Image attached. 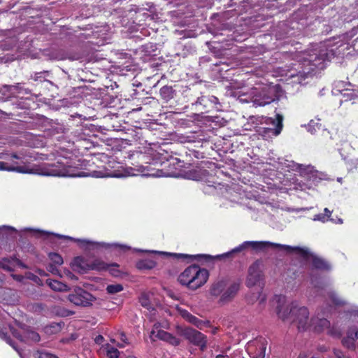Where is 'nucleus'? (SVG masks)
Segmentation results:
<instances>
[{
  "instance_id": "obj_1",
  "label": "nucleus",
  "mask_w": 358,
  "mask_h": 358,
  "mask_svg": "<svg viewBox=\"0 0 358 358\" xmlns=\"http://www.w3.org/2000/svg\"><path fill=\"white\" fill-rule=\"evenodd\" d=\"M335 57L333 49L326 47L292 52V84L304 85L305 80L316 70H322Z\"/></svg>"
},
{
  "instance_id": "obj_2",
  "label": "nucleus",
  "mask_w": 358,
  "mask_h": 358,
  "mask_svg": "<svg viewBox=\"0 0 358 358\" xmlns=\"http://www.w3.org/2000/svg\"><path fill=\"white\" fill-rule=\"evenodd\" d=\"M248 248H251L252 250L257 252H264L268 249H272L278 251H285L287 254L291 253V245H281L270 241H245L231 251L215 257L203 254L191 255L182 253H173L171 255L178 259L186 261L188 263L194 260L200 262H210L214 259L220 260L224 258H233L236 253L240 252Z\"/></svg>"
},
{
  "instance_id": "obj_3",
  "label": "nucleus",
  "mask_w": 358,
  "mask_h": 358,
  "mask_svg": "<svg viewBox=\"0 0 358 358\" xmlns=\"http://www.w3.org/2000/svg\"><path fill=\"white\" fill-rule=\"evenodd\" d=\"M292 185L294 189L306 190L311 188L312 185H317L323 179L324 175L315 170L310 165L304 166L292 161Z\"/></svg>"
},
{
  "instance_id": "obj_4",
  "label": "nucleus",
  "mask_w": 358,
  "mask_h": 358,
  "mask_svg": "<svg viewBox=\"0 0 358 358\" xmlns=\"http://www.w3.org/2000/svg\"><path fill=\"white\" fill-rule=\"evenodd\" d=\"M209 271L193 264L187 266L178 277V282L188 289L195 291L203 287L209 278Z\"/></svg>"
},
{
  "instance_id": "obj_5",
  "label": "nucleus",
  "mask_w": 358,
  "mask_h": 358,
  "mask_svg": "<svg viewBox=\"0 0 358 358\" xmlns=\"http://www.w3.org/2000/svg\"><path fill=\"white\" fill-rule=\"evenodd\" d=\"M40 174L47 176H58V177H74L81 176L80 174L74 173L72 165L69 162H63L58 160L55 163H48L43 164L40 169Z\"/></svg>"
},
{
  "instance_id": "obj_6",
  "label": "nucleus",
  "mask_w": 358,
  "mask_h": 358,
  "mask_svg": "<svg viewBox=\"0 0 358 358\" xmlns=\"http://www.w3.org/2000/svg\"><path fill=\"white\" fill-rule=\"evenodd\" d=\"M129 175V172L122 164L110 158L101 170L94 171L92 173L96 178H124Z\"/></svg>"
},
{
  "instance_id": "obj_7",
  "label": "nucleus",
  "mask_w": 358,
  "mask_h": 358,
  "mask_svg": "<svg viewBox=\"0 0 358 358\" xmlns=\"http://www.w3.org/2000/svg\"><path fill=\"white\" fill-rule=\"evenodd\" d=\"M294 255L299 256L304 261H308L311 258L313 266L317 270L327 271L331 270V265L327 261L310 253L307 249L300 247H292V257Z\"/></svg>"
},
{
  "instance_id": "obj_8",
  "label": "nucleus",
  "mask_w": 358,
  "mask_h": 358,
  "mask_svg": "<svg viewBox=\"0 0 358 358\" xmlns=\"http://www.w3.org/2000/svg\"><path fill=\"white\" fill-rule=\"evenodd\" d=\"M275 101H278V96L273 87H265L257 90L252 97V103L256 106H264Z\"/></svg>"
},
{
  "instance_id": "obj_9",
  "label": "nucleus",
  "mask_w": 358,
  "mask_h": 358,
  "mask_svg": "<svg viewBox=\"0 0 358 358\" xmlns=\"http://www.w3.org/2000/svg\"><path fill=\"white\" fill-rule=\"evenodd\" d=\"M181 335L190 343L204 351L207 346V337L201 332L190 327L185 328L181 331Z\"/></svg>"
},
{
  "instance_id": "obj_10",
  "label": "nucleus",
  "mask_w": 358,
  "mask_h": 358,
  "mask_svg": "<svg viewBox=\"0 0 358 358\" xmlns=\"http://www.w3.org/2000/svg\"><path fill=\"white\" fill-rule=\"evenodd\" d=\"M68 299L76 306H89L92 305L95 298L92 294L81 287H76L69 294Z\"/></svg>"
},
{
  "instance_id": "obj_11",
  "label": "nucleus",
  "mask_w": 358,
  "mask_h": 358,
  "mask_svg": "<svg viewBox=\"0 0 358 358\" xmlns=\"http://www.w3.org/2000/svg\"><path fill=\"white\" fill-rule=\"evenodd\" d=\"M309 312L307 308H298L292 301V324H295L299 331H303L308 327Z\"/></svg>"
},
{
  "instance_id": "obj_12",
  "label": "nucleus",
  "mask_w": 358,
  "mask_h": 358,
  "mask_svg": "<svg viewBox=\"0 0 358 358\" xmlns=\"http://www.w3.org/2000/svg\"><path fill=\"white\" fill-rule=\"evenodd\" d=\"M218 103V99L215 96H201L192 105L197 111L204 114L217 110Z\"/></svg>"
},
{
  "instance_id": "obj_13",
  "label": "nucleus",
  "mask_w": 358,
  "mask_h": 358,
  "mask_svg": "<svg viewBox=\"0 0 358 358\" xmlns=\"http://www.w3.org/2000/svg\"><path fill=\"white\" fill-rule=\"evenodd\" d=\"M267 341L265 338H257L250 341L247 345V351L251 358H264Z\"/></svg>"
},
{
  "instance_id": "obj_14",
  "label": "nucleus",
  "mask_w": 358,
  "mask_h": 358,
  "mask_svg": "<svg viewBox=\"0 0 358 358\" xmlns=\"http://www.w3.org/2000/svg\"><path fill=\"white\" fill-rule=\"evenodd\" d=\"M261 261L256 260L248 268L245 285L248 287H252L263 280L264 275L260 269Z\"/></svg>"
},
{
  "instance_id": "obj_15",
  "label": "nucleus",
  "mask_w": 358,
  "mask_h": 358,
  "mask_svg": "<svg viewBox=\"0 0 358 358\" xmlns=\"http://www.w3.org/2000/svg\"><path fill=\"white\" fill-rule=\"evenodd\" d=\"M20 165L17 162H14L13 164L8 165V163L0 161V171H6L9 172H17L20 173H34V169L30 168L28 164L22 162Z\"/></svg>"
},
{
  "instance_id": "obj_16",
  "label": "nucleus",
  "mask_w": 358,
  "mask_h": 358,
  "mask_svg": "<svg viewBox=\"0 0 358 358\" xmlns=\"http://www.w3.org/2000/svg\"><path fill=\"white\" fill-rule=\"evenodd\" d=\"M241 282L239 281L233 282L227 288L224 289L222 294L220 296L219 303L224 304L231 301L237 294L240 289Z\"/></svg>"
},
{
  "instance_id": "obj_17",
  "label": "nucleus",
  "mask_w": 358,
  "mask_h": 358,
  "mask_svg": "<svg viewBox=\"0 0 358 358\" xmlns=\"http://www.w3.org/2000/svg\"><path fill=\"white\" fill-rule=\"evenodd\" d=\"M90 263L88 259L81 256L73 258L71 262V266L75 271L85 273L90 271Z\"/></svg>"
},
{
  "instance_id": "obj_18",
  "label": "nucleus",
  "mask_w": 358,
  "mask_h": 358,
  "mask_svg": "<svg viewBox=\"0 0 358 358\" xmlns=\"http://www.w3.org/2000/svg\"><path fill=\"white\" fill-rule=\"evenodd\" d=\"M182 316L184 319H185L189 323L194 324L197 328L202 329L204 327H210V322L208 320H201L199 319L197 317L193 315L187 310H183L182 313Z\"/></svg>"
},
{
  "instance_id": "obj_19",
  "label": "nucleus",
  "mask_w": 358,
  "mask_h": 358,
  "mask_svg": "<svg viewBox=\"0 0 358 358\" xmlns=\"http://www.w3.org/2000/svg\"><path fill=\"white\" fill-rule=\"evenodd\" d=\"M228 285L229 279L227 278H223L213 282L210 288V295L216 297L221 296Z\"/></svg>"
},
{
  "instance_id": "obj_20",
  "label": "nucleus",
  "mask_w": 358,
  "mask_h": 358,
  "mask_svg": "<svg viewBox=\"0 0 358 358\" xmlns=\"http://www.w3.org/2000/svg\"><path fill=\"white\" fill-rule=\"evenodd\" d=\"M156 337L173 346H178L180 343V340L178 338L164 330H159L157 333Z\"/></svg>"
},
{
  "instance_id": "obj_21",
  "label": "nucleus",
  "mask_w": 358,
  "mask_h": 358,
  "mask_svg": "<svg viewBox=\"0 0 358 358\" xmlns=\"http://www.w3.org/2000/svg\"><path fill=\"white\" fill-rule=\"evenodd\" d=\"M278 298V302L279 304L277 306V314L279 318H280L282 321H285L288 319L289 314L291 313V310H289L288 308L283 310L282 306L280 304V302H284L285 300V296L283 295L276 296Z\"/></svg>"
},
{
  "instance_id": "obj_22",
  "label": "nucleus",
  "mask_w": 358,
  "mask_h": 358,
  "mask_svg": "<svg viewBox=\"0 0 358 358\" xmlns=\"http://www.w3.org/2000/svg\"><path fill=\"white\" fill-rule=\"evenodd\" d=\"M273 128H269L268 132L271 133L274 136H278L282 131V116L280 114L276 115V119H271Z\"/></svg>"
},
{
  "instance_id": "obj_23",
  "label": "nucleus",
  "mask_w": 358,
  "mask_h": 358,
  "mask_svg": "<svg viewBox=\"0 0 358 358\" xmlns=\"http://www.w3.org/2000/svg\"><path fill=\"white\" fill-rule=\"evenodd\" d=\"M7 91L13 96H18L20 94H29L31 91L24 88L20 83H17L15 85L6 86Z\"/></svg>"
},
{
  "instance_id": "obj_24",
  "label": "nucleus",
  "mask_w": 358,
  "mask_h": 358,
  "mask_svg": "<svg viewBox=\"0 0 358 358\" xmlns=\"http://www.w3.org/2000/svg\"><path fill=\"white\" fill-rule=\"evenodd\" d=\"M156 262L151 259H143L136 263V267L140 270H151L156 266Z\"/></svg>"
},
{
  "instance_id": "obj_25",
  "label": "nucleus",
  "mask_w": 358,
  "mask_h": 358,
  "mask_svg": "<svg viewBox=\"0 0 358 358\" xmlns=\"http://www.w3.org/2000/svg\"><path fill=\"white\" fill-rule=\"evenodd\" d=\"M159 94L161 98L167 102L174 97L176 91L171 86L164 85L160 89Z\"/></svg>"
},
{
  "instance_id": "obj_26",
  "label": "nucleus",
  "mask_w": 358,
  "mask_h": 358,
  "mask_svg": "<svg viewBox=\"0 0 358 358\" xmlns=\"http://www.w3.org/2000/svg\"><path fill=\"white\" fill-rule=\"evenodd\" d=\"M109 264H107L99 259H96L90 263V271H107L109 268Z\"/></svg>"
},
{
  "instance_id": "obj_27",
  "label": "nucleus",
  "mask_w": 358,
  "mask_h": 358,
  "mask_svg": "<svg viewBox=\"0 0 358 358\" xmlns=\"http://www.w3.org/2000/svg\"><path fill=\"white\" fill-rule=\"evenodd\" d=\"M355 152V150L348 145H345L344 148H341L340 149V153L343 159L351 163H353V159L352 157Z\"/></svg>"
},
{
  "instance_id": "obj_28",
  "label": "nucleus",
  "mask_w": 358,
  "mask_h": 358,
  "mask_svg": "<svg viewBox=\"0 0 358 358\" xmlns=\"http://www.w3.org/2000/svg\"><path fill=\"white\" fill-rule=\"evenodd\" d=\"M47 283L50 287L55 291L63 292L67 290L68 288L66 284L57 280H48Z\"/></svg>"
},
{
  "instance_id": "obj_29",
  "label": "nucleus",
  "mask_w": 358,
  "mask_h": 358,
  "mask_svg": "<svg viewBox=\"0 0 358 358\" xmlns=\"http://www.w3.org/2000/svg\"><path fill=\"white\" fill-rule=\"evenodd\" d=\"M64 326V324L59 322H52L46 325L44 328L45 332L48 334H55L59 333Z\"/></svg>"
},
{
  "instance_id": "obj_30",
  "label": "nucleus",
  "mask_w": 358,
  "mask_h": 358,
  "mask_svg": "<svg viewBox=\"0 0 358 358\" xmlns=\"http://www.w3.org/2000/svg\"><path fill=\"white\" fill-rule=\"evenodd\" d=\"M328 296L331 300L332 303L336 306H344L346 304V302L341 299L334 292H329L328 293Z\"/></svg>"
},
{
  "instance_id": "obj_31",
  "label": "nucleus",
  "mask_w": 358,
  "mask_h": 358,
  "mask_svg": "<svg viewBox=\"0 0 358 358\" xmlns=\"http://www.w3.org/2000/svg\"><path fill=\"white\" fill-rule=\"evenodd\" d=\"M25 338L34 343H38L41 340V336L38 333L33 330H27L25 332Z\"/></svg>"
},
{
  "instance_id": "obj_32",
  "label": "nucleus",
  "mask_w": 358,
  "mask_h": 358,
  "mask_svg": "<svg viewBox=\"0 0 358 358\" xmlns=\"http://www.w3.org/2000/svg\"><path fill=\"white\" fill-rule=\"evenodd\" d=\"M106 355L108 358H118L120 355L119 350L115 347L108 344L106 347Z\"/></svg>"
},
{
  "instance_id": "obj_33",
  "label": "nucleus",
  "mask_w": 358,
  "mask_h": 358,
  "mask_svg": "<svg viewBox=\"0 0 358 358\" xmlns=\"http://www.w3.org/2000/svg\"><path fill=\"white\" fill-rule=\"evenodd\" d=\"M49 259L52 262L51 264H56V265H62L64 262L63 258L62 256L56 252H50L48 255Z\"/></svg>"
},
{
  "instance_id": "obj_34",
  "label": "nucleus",
  "mask_w": 358,
  "mask_h": 358,
  "mask_svg": "<svg viewBox=\"0 0 358 358\" xmlns=\"http://www.w3.org/2000/svg\"><path fill=\"white\" fill-rule=\"evenodd\" d=\"M85 243V245H86L89 248H107L108 247V244L103 243H96V242H92L89 241H82Z\"/></svg>"
},
{
  "instance_id": "obj_35",
  "label": "nucleus",
  "mask_w": 358,
  "mask_h": 358,
  "mask_svg": "<svg viewBox=\"0 0 358 358\" xmlns=\"http://www.w3.org/2000/svg\"><path fill=\"white\" fill-rule=\"evenodd\" d=\"M106 290L109 294H116L123 290V286L120 284L108 285Z\"/></svg>"
},
{
  "instance_id": "obj_36",
  "label": "nucleus",
  "mask_w": 358,
  "mask_h": 358,
  "mask_svg": "<svg viewBox=\"0 0 358 358\" xmlns=\"http://www.w3.org/2000/svg\"><path fill=\"white\" fill-rule=\"evenodd\" d=\"M109 268L108 270L109 273L114 277H119L121 275V271L117 269L119 265L117 263L109 264Z\"/></svg>"
},
{
  "instance_id": "obj_37",
  "label": "nucleus",
  "mask_w": 358,
  "mask_h": 358,
  "mask_svg": "<svg viewBox=\"0 0 358 358\" xmlns=\"http://www.w3.org/2000/svg\"><path fill=\"white\" fill-rule=\"evenodd\" d=\"M0 338L4 340L8 344L12 346L14 349L16 350L15 343L11 339L10 336L8 334L7 332H4L3 331H0Z\"/></svg>"
},
{
  "instance_id": "obj_38",
  "label": "nucleus",
  "mask_w": 358,
  "mask_h": 358,
  "mask_svg": "<svg viewBox=\"0 0 358 358\" xmlns=\"http://www.w3.org/2000/svg\"><path fill=\"white\" fill-rule=\"evenodd\" d=\"M310 281L311 284L314 286L315 288L319 289H323V284L320 280V278H317V276L315 275L313 273L310 274Z\"/></svg>"
},
{
  "instance_id": "obj_39",
  "label": "nucleus",
  "mask_w": 358,
  "mask_h": 358,
  "mask_svg": "<svg viewBox=\"0 0 358 358\" xmlns=\"http://www.w3.org/2000/svg\"><path fill=\"white\" fill-rule=\"evenodd\" d=\"M344 96L348 97L350 99H355L358 96V89L357 90H352L351 91L348 89L344 90Z\"/></svg>"
},
{
  "instance_id": "obj_40",
  "label": "nucleus",
  "mask_w": 358,
  "mask_h": 358,
  "mask_svg": "<svg viewBox=\"0 0 358 358\" xmlns=\"http://www.w3.org/2000/svg\"><path fill=\"white\" fill-rule=\"evenodd\" d=\"M5 155H8V154H4L3 152H0V159H22V155H18L16 152H13L10 155V157H6Z\"/></svg>"
},
{
  "instance_id": "obj_41",
  "label": "nucleus",
  "mask_w": 358,
  "mask_h": 358,
  "mask_svg": "<svg viewBox=\"0 0 358 358\" xmlns=\"http://www.w3.org/2000/svg\"><path fill=\"white\" fill-rule=\"evenodd\" d=\"M330 325V322L325 318L320 319L318 322L317 327L322 329L328 328Z\"/></svg>"
},
{
  "instance_id": "obj_42",
  "label": "nucleus",
  "mask_w": 358,
  "mask_h": 358,
  "mask_svg": "<svg viewBox=\"0 0 358 358\" xmlns=\"http://www.w3.org/2000/svg\"><path fill=\"white\" fill-rule=\"evenodd\" d=\"M57 266L56 264H49L47 266V268H48V271L51 272L52 274L54 275H58L59 274V270L58 268H57Z\"/></svg>"
},
{
  "instance_id": "obj_43",
  "label": "nucleus",
  "mask_w": 358,
  "mask_h": 358,
  "mask_svg": "<svg viewBox=\"0 0 358 358\" xmlns=\"http://www.w3.org/2000/svg\"><path fill=\"white\" fill-rule=\"evenodd\" d=\"M314 220H320V221L324 222L327 220H328L327 214L320 213V214L315 215L314 217Z\"/></svg>"
},
{
  "instance_id": "obj_44",
  "label": "nucleus",
  "mask_w": 358,
  "mask_h": 358,
  "mask_svg": "<svg viewBox=\"0 0 358 358\" xmlns=\"http://www.w3.org/2000/svg\"><path fill=\"white\" fill-rule=\"evenodd\" d=\"M348 337L352 338L353 341L358 339V330L352 329L350 332L348 333Z\"/></svg>"
},
{
  "instance_id": "obj_45",
  "label": "nucleus",
  "mask_w": 358,
  "mask_h": 358,
  "mask_svg": "<svg viewBox=\"0 0 358 358\" xmlns=\"http://www.w3.org/2000/svg\"><path fill=\"white\" fill-rule=\"evenodd\" d=\"M345 85L346 84H345L342 81L336 82V83H335V87L334 88V90H336L338 92L342 93V92L344 91V90H341L340 88L342 87H344Z\"/></svg>"
},
{
  "instance_id": "obj_46",
  "label": "nucleus",
  "mask_w": 358,
  "mask_h": 358,
  "mask_svg": "<svg viewBox=\"0 0 358 358\" xmlns=\"http://www.w3.org/2000/svg\"><path fill=\"white\" fill-rule=\"evenodd\" d=\"M318 125H319L318 123H315L314 120H311L308 124V131L311 134H313L314 131L316 130L315 127L316 126L317 127H319Z\"/></svg>"
},
{
  "instance_id": "obj_47",
  "label": "nucleus",
  "mask_w": 358,
  "mask_h": 358,
  "mask_svg": "<svg viewBox=\"0 0 358 358\" xmlns=\"http://www.w3.org/2000/svg\"><path fill=\"white\" fill-rule=\"evenodd\" d=\"M39 358H59L56 355L48 353V352H43L40 355Z\"/></svg>"
},
{
  "instance_id": "obj_48",
  "label": "nucleus",
  "mask_w": 358,
  "mask_h": 358,
  "mask_svg": "<svg viewBox=\"0 0 358 358\" xmlns=\"http://www.w3.org/2000/svg\"><path fill=\"white\" fill-rule=\"evenodd\" d=\"M64 273L70 279H72V280H77L78 279V278L71 271H70L69 270L64 271Z\"/></svg>"
},
{
  "instance_id": "obj_49",
  "label": "nucleus",
  "mask_w": 358,
  "mask_h": 358,
  "mask_svg": "<svg viewBox=\"0 0 358 358\" xmlns=\"http://www.w3.org/2000/svg\"><path fill=\"white\" fill-rule=\"evenodd\" d=\"M334 354L338 358H343L344 357L343 352L342 351H341L340 350L334 349Z\"/></svg>"
},
{
  "instance_id": "obj_50",
  "label": "nucleus",
  "mask_w": 358,
  "mask_h": 358,
  "mask_svg": "<svg viewBox=\"0 0 358 358\" xmlns=\"http://www.w3.org/2000/svg\"><path fill=\"white\" fill-rule=\"evenodd\" d=\"M141 305L143 306V307H145V308H148L149 305H150V303L148 301V299H146V298H143L142 297L141 299Z\"/></svg>"
},
{
  "instance_id": "obj_51",
  "label": "nucleus",
  "mask_w": 358,
  "mask_h": 358,
  "mask_svg": "<svg viewBox=\"0 0 358 358\" xmlns=\"http://www.w3.org/2000/svg\"><path fill=\"white\" fill-rule=\"evenodd\" d=\"M352 47L353 48L355 51L358 52V37L353 41Z\"/></svg>"
},
{
  "instance_id": "obj_52",
  "label": "nucleus",
  "mask_w": 358,
  "mask_h": 358,
  "mask_svg": "<svg viewBox=\"0 0 358 358\" xmlns=\"http://www.w3.org/2000/svg\"><path fill=\"white\" fill-rule=\"evenodd\" d=\"M104 340V338L101 335H99L95 338V342L97 344H101L103 341Z\"/></svg>"
},
{
  "instance_id": "obj_53",
  "label": "nucleus",
  "mask_w": 358,
  "mask_h": 358,
  "mask_svg": "<svg viewBox=\"0 0 358 358\" xmlns=\"http://www.w3.org/2000/svg\"><path fill=\"white\" fill-rule=\"evenodd\" d=\"M120 340L125 343H129V342L127 341V336L124 332H122L120 334Z\"/></svg>"
},
{
  "instance_id": "obj_54",
  "label": "nucleus",
  "mask_w": 358,
  "mask_h": 358,
  "mask_svg": "<svg viewBox=\"0 0 358 358\" xmlns=\"http://www.w3.org/2000/svg\"><path fill=\"white\" fill-rule=\"evenodd\" d=\"M324 214H327V219H329V217L331 215V212L327 208H324Z\"/></svg>"
},
{
  "instance_id": "obj_55",
  "label": "nucleus",
  "mask_w": 358,
  "mask_h": 358,
  "mask_svg": "<svg viewBox=\"0 0 358 358\" xmlns=\"http://www.w3.org/2000/svg\"><path fill=\"white\" fill-rule=\"evenodd\" d=\"M43 73H44V72H39V73H36L35 74V76H34V78H35V80H37V78H42V77H43V76H42V75H43Z\"/></svg>"
},
{
  "instance_id": "obj_56",
  "label": "nucleus",
  "mask_w": 358,
  "mask_h": 358,
  "mask_svg": "<svg viewBox=\"0 0 358 358\" xmlns=\"http://www.w3.org/2000/svg\"><path fill=\"white\" fill-rule=\"evenodd\" d=\"M13 334L14 335L15 337L22 340L21 336L18 333H17L15 330L14 331H13Z\"/></svg>"
},
{
  "instance_id": "obj_57",
  "label": "nucleus",
  "mask_w": 358,
  "mask_h": 358,
  "mask_svg": "<svg viewBox=\"0 0 358 358\" xmlns=\"http://www.w3.org/2000/svg\"><path fill=\"white\" fill-rule=\"evenodd\" d=\"M215 358H229V356L227 355H218Z\"/></svg>"
},
{
  "instance_id": "obj_58",
  "label": "nucleus",
  "mask_w": 358,
  "mask_h": 358,
  "mask_svg": "<svg viewBox=\"0 0 358 358\" xmlns=\"http://www.w3.org/2000/svg\"><path fill=\"white\" fill-rule=\"evenodd\" d=\"M157 172H160V173H157V176H162V174H163L162 171L157 170Z\"/></svg>"
},
{
  "instance_id": "obj_59",
  "label": "nucleus",
  "mask_w": 358,
  "mask_h": 358,
  "mask_svg": "<svg viewBox=\"0 0 358 358\" xmlns=\"http://www.w3.org/2000/svg\"><path fill=\"white\" fill-rule=\"evenodd\" d=\"M3 268L6 269V270H8V271H10V270L9 267L4 266H3Z\"/></svg>"
},
{
  "instance_id": "obj_60",
  "label": "nucleus",
  "mask_w": 358,
  "mask_h": 358,
  "mask_svg": "<svg viewBox=\"0 0 358 358\" xmlns=\"http://www.w3.org/2000/svg\"><path fill=\"white\" fill-rule=\"evenodd\" d=\"M338 223H340V224L343 223V220H342L341 219H338Z\"/></svg>"
},
{
  "instance_id": "obj_61",
  "label": "nucleus",
  "mask_w": 358,
  "mask_h": 358,
  "mask_svg": "<svg viewBox=\"0 0 358 358\" xmlns=\"http://www.w3.org/2000/svg\"><path fill=\"white\" fill-rule=\"evenodd\" d=\"M217 329H214V330H213V334H215V333H216V331H217Z\"/></svg>"
},
{
  "instance_id": "obj_62",
  "label": "nucleus",
  "mask_w": 358,
  "mask_h": 358,
  "mask_svg": "<svg viewBox=\"0 0 358 358\" xmlns=\"http://www.w3.org/2000/svg\"><path fill=\"white\" fill-rule=\"evenodd\" d=\"M298 358H306V356H303L302 357V356L300 355Z\"/></svg>"
},
{
  "instance_id": "obj_63",
  "label": "nucleus",
  "mask_w": 358,
  "mask_h": 358,
  "mask_svg": "<svg viewBox=\"0 0 358 358\" xmlns=\"http://www.w3.org/2000/svg\"><path fill=\"white\" fill-rule=\"evenodd\" d=\"M338 181L341 182V178H338Z\"/></svg>"
},
{
  "instance_id": "obj_64",
  "label": "nucleus",
  "mask_w": 358,
  "mask_h": 358,
  "mask_svg": "<svg viewBox=\"0 0 358 358\" xmlns=\"http://www.w3.org/2000/svg\"><path fill=\"white\" fill-rule=\"evenodd\" d=\"M311 358H315V357H311Z\"/></svg>"
}]
</instances>
